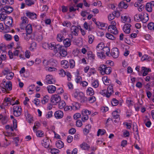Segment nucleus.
<instances>
[{
    "instance_id": "1",
    "label": "nucleus",
    "mask_w": 154,
    "mask_h": 154,
    "mask_svg": "<svg viewBox=\"0 0 154 154\" xmlns=\"http://www.w3.org/2000/svg\"><path fill=\"white\" fill-rule=\"evenodd\" d=\"M0 86L4 90L3 91H11L12 89V84L11 82L10 81H8L6 82V80L5 79L3 80L2 83L0 85Z\"/></svg>"
},
{
    "instance_id": "2",
    "label": "nucleus",
    "mask_w": 154,
    "mask_h": 154,
    "mask_svg": "<svg viewBox=\"0 0 154 154\" xmlns=\"http://www.w3.org/2000/svg\"><path fill=\"white\" fill-rule=\"evenodd\" d=\"M75 97H77V99L81 103H85L87 102L88 99L86 97L84 94L82 92H79L77 95L76 97L75 96Z\"/></svg>"
},
{
    "instance_id": "3",
    "label": "nucleus",
    "mask_w": 154,
    "mask_h": 154,
    "mask_svg": "<svg viewBox=\"0 0 154 154\" xmlns=\"http://www.w3.org/2000/svg\"><path fill=\"white\" fill-rule=\"evenodd\" d=\"M14 114L15 116L18 117L21 114V109L20 106H14L13 107Z\"/></svg>"
},
{
    "instance_id": "4",
    "label": "nucleus",
    "mask_w": 154,
    "mask_h": 154,
    "mask_svg": "<svg viewBox=\"0 0 154 154\" xmlns=\"http://www.w3.org/2000/svg\"><path fill=\"white\" fill-rule=\"evenodd\" d=\"M61 100L60 97L58 94L53 95L51 99V101L53 103H57Z\"/></svg>"
},
{
    "instance_id": "5",
    "label": "nucleus",
    "mask_w": 154,
    "mask_h": 154,
    "mask_svg": "<svg viewBox=\"0 0 154 154\" xmlns=\"http://www.w3.org/2000/svg\"><path fill=\"white\" fill-rule=\"evenodd\" d=\"M45 82L47 84H51L55 83V81L51 75H48L46 76Z\"/></svg>"
},
{
    "instance_id": "6",
    "label": "nucleus",
    "mask_w": 154,
    "mask_h": 154,
    "mask_svg": "<svg viewBox=\"0 0 154 154\" xmlns=\"http://www.w3.org/2000/svg\"><path fill=\"white\" fill-rule=\"evenodd\" d=\"M111 55L114 58H117L119 55V52L117 48H113L111 50Z\"/></svg>"
},
{
    "instance_id": "7",
    "label": "nucleus",
    "mask_w": 154,
    "mask_h": 154,
    "mask_svg": "<svg viewBox=\"0 0 154 154\" xmlns=\"http://www.w3.org/2000/svg\"><path fill=\"white\" fill-rule=\"evenodd\" d=\"M108 30L111 33L114 35H116L118 33V31L115 26L113 25L109 26Z\"/></svg>"
},
{
    "instance_id": "8",
    "label": "nucleus",
    "mask_w": 154,
    "mask_h": 154,
    "mask_svg": "<svg viewBox=\"0 0 154 154\" xmlns=\"http://www.w3.org/2000/svg\"><path fill=\"white\" fill-rule=\"evenodd\" d=\"M26 15L27 17L31 19H35L37 18L36 14L33 12L27 11L26 13Z\"/></svg>"
},
{
    "instance_id": "9",
    "label": "nucleus",
    "mask_w": 154,
    "mask_h": 154,
    "mask_svg": "<svg viewBox=\"0 0 154 154\" xmlns=\"http://www.w3.org/2000/svg\"><path fill=\"white\" fill-rule=\"evenodd\" d=\"M59 54L60 55V56L59 57L60 58H61V57H65L67 55V53L66 51L64 49V47L63 46L61 47L60 49Z\"/></svg>"
},
{
    "instance_id": "10",
    "label": "nucleus",
    "mask_w": 154,
    "mask_h": 154,
    "mask_svg": "<svg viewBox=\"0 0 154 154\" xmlns=\"http://www.w3.org/2000/svg\"><path fill=\"white\" fill-rule=\"evenodd\" d=\"M54 115L55 117L57 119H61L63 116V112L60 110L56 111Z\"/></svg>"
},
{
    "instance_id": "11",
    "label": "nucleus",
    "mask_w": 154,
    "mask_h": 154,
    "mask_svg": "<svg viewBox=\"0 0 154 154\" xmlns=\"http://www.w3.org/2000/svg\"><path fill=\"white\" fill-rule=\"evenodd\" d=\"M79 28L75 26H72L71 28V31L72 34L77 35L79 32Z\"/></svg>"
},
{
    "instance_id": "12",
    "label": "nucleus",
    "mask_w": 154,
    "mask_h": 154,
    "mask_svg": "<svg viewBox=\"0 0 154 154\" xmlns=\"http://www.w3.org/2000/svg\"><path fill=\"white\" fill-rule=\"evenodd\" d=\"M21 20H22V22L20 24V26L21 29H23V27L25 26L28 23V18L25 17H21Z\"/></svg>"
},
{
    "instance_id": "13",
    "label": "nucleus",
    "mask_w": 154,
    "mask_h": 154,
    "mask_svg": "<svg viewBox=\"0 0 154 154\" xmlns=\"http://www.w3.org/2000/svg\"><path fill=\"white\" fill-rule=\"evenodd\" d=\"M131 26V25L130 24H125L123 27L124 32L126 34L129 33L131 30L130 28Z\"/></svg>"
},
{
    "instance_id": "14",
    "label": "nucleus",
    "mask_w": 154,
    "mask_h": 154,
    "mask_svg": "<svg viewBox=\"0 0 154 154\" xmlns=\"http://www.w3.org/2000/svg\"><path fill=\"white\" fill-rule=\"evenodd\" d=\"M56 87L52 85H50L47 87V89L49 93L52 94L55 92L56 90Z\"/></svg>"
},
{
    "instance_id": "15",
    "label": "nucleus",
    "mask_w": 154,
    "mask_h": 154,
    "mask_svg": "<svg viewBox=\"0 0 154 154\" xmlns=\"http://www.w3.org/2000/svg\"><path fill=\"white\" fill-rule=\"evenodd\" d=\"M3 10L5 11V13L8 14H9L11 13L13 11V8L11 7L6 5L3 8Z\"/></svg>"
},
{
    "instance_id": "16",
    "label": "nucleus",
    "mask_w": 154,
    "mask_h": 154,
    "mask_svg": "<svg viewBox=\"0 0 154 154\" xmlns=\"http://www.w3.org/2000/svg\"><path fill=\"white\" fill-rule=\"evenodd\" d=\"M42 143L43 146L46 148H48L50 145L49 140L47 138L43 139Z\"/></svg>"
},
{
    "instance_id": "17",
    "label": "nucleus",
    "mask_w": 154,
    "mask_h": 154,
    "mask_svg": "<svg viewBox=\"0 0 154 154\" xmlns=\"http://www.w3.org/2000/svg\"><path fill=\"white\" fill-rule=\"evenodd\" d=\"M63 43L65 47L67 48L70 46L71 45L70 39L69 38H66L64 40Z\"/></svg>"
},
{
    "instance_id": "18",
    "label": "nucleus",
    "mask_w": 154,
    "mask_h": 154,
    "mask_svg": "<svg viewBox=\"0 0 154 154\" xmlns=\"http://www.w3.org/2000/svg\"><path fill=\"white\" fill-rule=\"evenodd\" d=\"M107 91L108 93L107 95V97H109L113 92L112 86L111 85H109L108 87L107 90Z\"/></svg>"
},
{
    "instance_id": "19",
    "label": "nucleus",
    "mask_w": 154,
    "mask_h": 154,
    "mask_svg": "<svg viewBox=\"0 0 154 154\" xmlns=\"http://www.w3.org/2000/svg\"><path fill=\"white\" fill-rule=\"evenodd\" d=\"M149 20V17L148 14H144L142 15L141 21L144 23L146 22Z\"/></svg>"
},
{
    "instance_id": "20",
    "label": "nucleus",
    "mask_w": 154,
    "mask_h": 154,
    "mask_svg": "<svg viewBox=\"0 0 154 154\" xmlns=\"http://www.w3.org/2000/svg\"><path fill=\"white\" fill-rule=\"evenodd\" d=\"M120 110H117L114 111L112 113V116L114 119H117L119 117V113L120 112Z\"/></svg>"
},
{
    "instance_id": "21",
    "label": "nucleus",
    "mask_w": 154,
    "mask_h": 154,
    "mask_svg": "<svg viewBox=\"0 0 154 154\" xmlns=\"http://www.w3.org/2000/svg\"><path fill=\"white\" fill-rule=\"evenodd\" d=\"M119 6L120 8H123L125 9L127 8L128 6V5L123 1L120 2L119 5Z\"/></svg>"
},
{
    "instance_id": "22",
    "label": "nucleus",
    "mask_w": 154,
    "mask_h": 154,
    "mask_svg": "<svg viewBox=\"0 0 154 154\" xmlns=\"http://www.w3.org/2000/svg\"><path fill=\"white\" fill-rule=\"evenodd\" d=\"M142 71H143V76H145L146 75L148 72L151 71V69L149 68H147L145 67H142Z\"/></svg>"
},
{
    "instance_id": "23",
    "label": "nucleus",
    "mask_w": 154,
    "mask_h": 154,
    "mask_svg": "<svg viewBox=\"0 0 154 154\" xmlns=\"http://www.w3.org/2000/svg\"><path fill=\"white\" fill-rule=\"evenodd\" d=\"M86 93L88 95L91 96L94 94V91L93 88L91 87H89L86 90Z\"/></svg>"
},
{
    "instance_id": "24",
    "label": "nucleus",
    "mask_w": 154,
    "mask_h": 154,
    "mask_svg": "<svg viewBox=\"0 0 154 154\" xmlns=\"http://www.w3.org/2000/svg\"><path fill=\"white\" fill-rule=\"evenodd\" d=\"M104 47V44L103 42L99 43L96 47V49L98 51H100L103 50Z\"/></svg>"
},
{
    "instance_id": "25",
    "label": "nucleus",
    "mask_w": 154,
    "mask_h": 154,
    "mask_svg": "<svg viewBox=\"0 0 154 154\" xmlns=\"http://www.w3.org/2000/svg\"><path fill=\"white\" fill-rule=\"evenodd\" d=\"M58 105L59 108L60 109H64L66 105L65 101L63 100L60 101Z\"/></svg>"
},
{
    "instance_id": "26",
    "label": "nucleus",
    "mask_w": 154,
    "mask_h": 154,
    "mask_svg": "<svg viewBox=\"0 0 154 154\" xmlns=\"http://www.w3.org/2000/svg\"><path fill=\"white\" fill-rule=\"evenodd\" d=\"M26 33H31L32 32V27L31 24H28L26 27Z\"/></svg>"
},
{
    "instance_id": "27",
    "label": "nucleus",
    "mask_w": 154,
    "mask_h": 154,
    "mask_svg": "<svg viewBox=\"0 0 154 154\" xmlns=\"http://www.w3.org/2000/svg\"><path fill=\"white\" fill-rule=\"evenodd\" d=\"M121 17L123 22L125 23L126 21L130 22L131 21L130 18L126 16L122 15Z\"/></svg>"
},
{
    "instance_id": "28",
    "label": "nucleus",
    "mask_w": 154,
    "mask_h": 154,
    "mask_svg": "<svg viewBox=\"0 0 154 154\" xmlns=\"http://www.w3.org/2000/svg\"><path fill=\"white\" fill-rule=\"evenodd\" d=\"M102 80L104 82V84L106 85H108L111 82L109 79H108V78L106 76H105L103 77Z\"/></svg>"
},
{
    "instance_id": "29",
    "label": "nucleus",
    "mask_w": 154,
    "mask_h": 154,
    "mask_svg": "<svg viewBox=\"0 0 154 154\" xmlns=\"http://www.w3.org/2000/svg\"><path fill=\"white\" fill-rule=\"evenodd\" d=\"M56 147L59 149L62 148L64 146L63 143L60 140H59L56 142Z\"/></svg>"
},
{
    "instance_id": "30",
    "label": "nucleus",
    "mask_w": 154,
    "mask_h": 154,
    "mask_svg": "<svg viewBox=\"0 0 154 154\" xmlns=\"http://www.w3.org/2000/svg\"><path fill=\"white\" fill-rule=\"evenodd\" d=\"M6 24L9 25L11 26L13 23V19L11 17H9L6 20Z\"/></svg>"
},
{
    "instance_id": "31",
    "label": "nucleus",
    "mask_w": 154,
    "mask_h": 154,
    "mask_svg": "<svg viewBox=\"0 0 154 154\" xmlns=\"http://www.w3.org/2000/svg\"><path fill=\"white\" fill-rule=\"evenodd\" d=\"M61 64L63 65V67L65 68H67L69 66L68 62L67 60H62L61 61Z\"/></svg>"
},
{
    "instance_id": "32",
    "label": "nucleus",
    "mask_w": 154,
    "mask_h": 154,
    "mask_svg": "<svg viewBox=\"0 0 154 154\" xmlns=\"http://www.w3.org/2000/svg\"><path fill=\"white\" fill-rule=\"evenodd\" d=\"M103 50L104 53V54L106 53V54L107 56H109V54L110 53V49L108 47H104L103 49Z\"/></svg>"
},
{
    "instance_id": "33",
    "label": "nucleus",
    "mask_w": 154,
    "mask_h": 154,
    "mask_svg": "<svg viewBox=\"0 0 154 154\" xmlns=\"http://www.w3.org/2000/svg\"><path fill=\"white\" fill-rule=\"evenodd\" d=\"M34 4V0H25V4L29 6H31Z\"/></svg>"
},
{
    "instance_id": "34",
    "label": "nucleus",
    "mask_w": 154,
    "mask_h": 154,
    "mask_svg": "<svg viewBox=\"0 0 154 154\" xmlns=\"http://www.w3.org/2000/svg\"><path fill=\"white\" fill-rule=\"evenodd\" d=\"M142 17V14H136L134 16V19L135 20L137 21H139L141 20Z\"/></svg>"
},
{
    "instance_id": "35",
    "label": "nucleus",
    "mask_w": 154,
    "mask_h": 154,
    "mask_svg": "<svg viewBox=\"0 0 154 154\" xmlns=\"http://www.w3.org/2000/svg\"><path fill=\"white\" fill-rule=\"evenodd\" d=\"M64 38L63 35L61 34H57V40L59 42H62Z\"/></svg>"
},
{
    "instance_id": "36",
    "label": "nucleus",
    "mask_w": 154,
    "mask_h": 154,
    "mask_svg": "<svg viewBox=\"0 0 154 154\" xmlns=\"http://www.w3.org/2000/svg\"><path fill=\"white\" fill-rule=\"evenodd\" d=\"M31 33H23L24 39L27 41H29L31 37Z\"/></svg>"
},
{
    "instance_id": "37",
    "label": "nucleus",
    "mask_w": 154,
    "mask_h": 154,
    "mask_svg": "<svg viewBox=\"0 0 154 154\" xmlns=\"http://www.w3.org/2000/svg\"><path fill=\"white\" fill-rule=\"evenodd\" d=\"M145 8L146 11L148 12H150L152 11V9L149 3H147L146 4Z\"/></svg>"
},
{
    "instance_id": "38",
    "label": "nucleus",
    "mask_w": 154,
    "mask_h": 154,
    "mask_svg": "<svg viewBox=\"0 0 154 154\" xmlns=\"http://www.w3.org/2000/svg\"><path fill=\"white\" fill-rule=\"evenodd\" d=\"M111 71V68L110 67H107L106 66L104 73L106 74L109 75L110 74Z\"/></svg>"
},
{
    "instance_id": "39",
    "label": "nucleus",
    "mask_w": 154,
    "mask_h": 154,
    "mask_svg": "<svg viewBox=\"0 0 154 154\" xmlns=\"http://www.w3.org/2000/svg\"><path fill=\"white\" fill-rule=\"evenodd\" d=\"M97 55L98 57L102 59H104L105 58V55L102 51L97 52Z\"/></svg>"
},
{
    "instance_id": "40",
    "label": "nucleus",
    "mask_w": 154,
    "mask_h": 154,
    "mask_svg": "<svg viewBox=\"0 0 154 154\" xmlns=\"http://www.w3.org/2000/svg\"><path fill=\"white\" fill-rule=\"evenodd\" d=\"M106 132V131L104 129H98L97 135V136H99L100 135H104Z\"/></svg>"
},
{
    "instance_id": "41",
    "label": "nucleus",
    "mask_w": 154,
    "mask_h": 154,
    "mask_svg": "<svg viewBox=\"0 0 154 154\" xmlns=\"http://www.w3.org/2000/svg\"><path fill=\"white\" fill-rule=\"evenodd\" d=\"M7 15L5 13V12L3 11L0 14V20H3L6 19Z\"/></svg>"
},
{
    "instance_id": "42",
    "label": "nucleus",
    "mask_w": 154,
    "mask_h": 154,
    "mask_svg": "<svg viewBox=\"0 0 154 154\" xmlns=\"http://www.w3.org/2000/svg\"><path fill=\"white\" fill-rule=\"evenodd\" d=\"M14 75V73L12 72H9L7 74L6 77V78L7 79L11 80L13 77Z\"/></svg>"
},
{
    "instance_id": "43",
    "label": "nucleus",
    "mask_w": 154,
    "mask_h": 154,
    "mask_svg": "<svg viewBox=\"0 0 154 154\" xmlns=\"http://www.w3.org/2000/svg\"><path fill=\"white\" fill-rule=\"evenodd\" d=\"M144 122L146 127H149L151 124V123L149 119L147 118L144 120Z\"/></svg>"
},
{
    "instance_id": "44",
    "label": "nucleus",
    "mask_w": 154,
    "mask_h": 154,
    "mask_svg": "<svg viewBox=\"0 0 154 154\" xmlns=\"http://www.w3.org/2000/svg\"><path fill=\"white\" fill-rule=\"evenodd\" d=\"M49 99V97L48 96H45L42 100H41L42 102V104H45V103L48 102Z\"/></svg>"
},
{
    "instance_id": "45",
    "label": "nucleus",
    "mask_w": 154,
    "mask_h": 154,
    "mask_svg": "<svg viewBox=\"0 0 154 154\" xmlns=\"http://www.w3.org/2000/svg\"><path fill=\"white\" fill-rule=\"evenodd\" d=\"M91 85L93 87L97 88L99 86V82L97 80H94L92 82Z\"/></svg>"
},
{
    "instance_id": "46",
    "label": "nucleus",
    "mask_w": 154,
    "mask_h": 154,
    "mask_svg": "<svg viewBox=\"0 0 154 154\" xmlns=\"http://www.w3.org/2000/svg\"><path fill=\"white\" fill-rule=\"evenodd\" d=\"M62 47L63 46H61L59 45H55L54 46V51L56 53L57 52L59 51H60L61 47Z\"/></svg>"
},
{
    "instance_id": "47",
    "label": "nucleus",
    "mask_w": 154,
    "mask_h": 154,
    "mask_svg": "<svg viewBox=\"0 0 154 154\" xmlns=\"http://www.w3.org/2000/svg\"><path fill=\"white\" fill-rule=\"evenodd\" d=\"M69 66L70 68H73L75 66V62L73 60H70L69 61Z\"/></svg>"
},
{
    "instance_id": "48",
    "label": "nucleus",
    "mask_w": 154,
    "mask_h": 154,
    "mask_svg": "<svg viewBox=\"0 0 154 154\" xmlns=\"http://www.w3.org/2000/svg\"><path fill=\"white\" fill-rule=\"evenodd\" d=\"M80 147L82 148L85 150L88 149L89 147L88 145L85 143H83L82 144H81L80 145Z\"/></svg>"
},
{
    "instance_id": "49",
    "label": "nucleus",
    "mask_w": 154,
    "mask_h": 154,
    "mask_svg": "<svg viewBox=\"0 0 154 154\" xmlns=\"http://www.w3.org/2000/svg\"><path fill=\"white\" fill-rule=\"evenodd\" d=\"M106 66L105 65H101L99 67V70H100L101 72H103L104 73Z\"/></svg>"
},
{
    "instance_id": "50",
    "label": "nucleus",
    "mask_w": 154,
    "mask_h": 154,
    "mask_svg": "<svg viewBox=\"0 0 154 154\" xmlns=\"http://www.w3.org/2000/svg\"><path fill=\"white\" fill-rule=\"evenodd\" d=\"M91 111H89L88 109L85 110L84 111L83 110L82 111V115H86L88 116L91 113Z\"/></svg>"
},
{
    "instance_id": "51",
    "label": "nucleus",
    "mask_w": 154,
    "mask_h": 154,
    "mask_svg": "<svg viewBox=\"0 0 154 154\" xmlns=\"http://www.w3.org/2000/svg\"><path fill=\"white\" fill-rule=\"evenodd\" d=\"M148 29L151 30H153L154 29V23L153 22H150L149 23L148 25Z\"/></svg>"
},
{
    "instance_id": "52",
    "label": "nucleus",
    "mask_w": 154,
    "mask_h": 154,
    "mask_svg": "<svg viewBox=\"0 0 154 154\" xmlns=\"http://www.w3.org/2000/svg\"><path fill=\"white\" fill-rule=\"evenodd\" d=\"M106 36L107 38L111 40H114L115 38V37L110 33H106Z\"/></svg>"
},
{
    "instance_id": "53",
    "label": "nucleus",
    "mask_w": 154,
    "mask_h": 154,
    "mask_svg": "<svg viewBox=\"0 0 154 154\" xmlns=\"http://www.w3.org/2000/svg\"><path fill=\"white\" fill-rule=\"evenodd\" d=\"M88 42L91 44L92 43L94 39V36L92 35H90L88 36Z\"/></svg>"
},
{
    "instance_id": "54",
    "label": "nucleus",
    "mask_w": 154,
    "mask_h": 154,
    "mask_svg": "<svg viewBox=\"0 0 154 154\" xmlns=\"http://www.w3.org/2000/svg\"><path fill=\"white\" fill-rule=\"evenodd\" d=\"M118 103V101L115 98H113L111 101V104L113 106L117 105Z\"/></svg>"
},
{
    "instance_id": "55",
    "label": "nucleus",
    "mask_w": 154,
    "mask_h": 154,
    "mask_svg": "<svg viewBox=\"0 0 154 154\" xmlns=\"http://www.w3.org/2000/svg\"><path fill=\"white\" fill-rule=\"evenodd\" d=\"M63 25L64 26L68 27L71 26V23L68 21H64L63 23Z\"/></svg>"
},
{
    "instance_id": "56",
    "label": "nucleus",
    "mask_w": 154,
    "mask_h": 154,
    "mask_svg": "<svg viewBox=\"0 0 154 154\" xmlns=\"http://www.w3.org/2000/svg\"><path fill=\"white\" fill-rule=\"evenodd\" d=\"M66 72L62 69H61L59 70V74L61 75V77H64L66 75Z\"/></svg>"
},
{
    "instance_id": "57",
    "label": "nucleus",
    "mask_w": 154,
    "mask_h": 154,
    "mask_svg": "<svg viewBox=\"0 0 154 154\" xmlns=\"http://www.w3.org/2000/svg\"><path fill=\"white\" fill-rule=\"evenodd\" d=\"M96 100L95 97L94 96L90 97L88 100L91 103H93Z\"/></svg>"
},
{
    "instance_id": "58",
    "label": "nucleus",
    "mask_w": 154,
    "mask_h": 154,
    "mask_svg": "<svg viewBox=\"0 0 154 154\" xmlns=\"http://www.w3.org/2000/svg\"><path fill=\"white\" fill-rule=\"evenodd\" d=\"M45 69L46 70L50 72L54 71L57 70V69L56 68L51 67H46Z\"/></svg>"
},
{
    "instance_id": "59",
    "label": "nucleus",
    "mask_w": 154,
    "mask_h": 154,
    "mask_svg": "<svg viewBox=\"0 0 154 154\" xmlns=\"http://www.w3.org/2000/svg\"><path fill=\"white\" fill-rule=\"evenodd\" d=\"M84 27L86 30H89V31H90L91 30L90 25H88V23L86 22H85L84 23Z\"/></svg>"
},
{
    "instance_id": "60",
    "label": "nucleus",
    "mask_w": 154,
    "mask_h": 154,
    "mask_svg": "<svg viewBox=\"0 0 154 154\" xmlns=\"http://www.w3.org/2000/svg\"><path fill=\"white\" fill-rule=\"evenodd\" d=\"M59 152V149H51V152L52 154H57Z\"/></svg>"
},
{
    "instance_id": "61",
    "label": "nucleus",
    "mask_w": 154,
    "mask_h": 154,
    "mask_svg": "<svg viewBox=\"0 0 154 154\" xmlns=\"http://www.w3.org/2000/svg\"><path fill=\"white\" fill-rule=\"evenodd\" d=\"M100 94L103 96H106L107 97V94H108V92L106 90H104L100 91Z\"/></svg>"
},
{
    "instance_id": "62",
    "label": "nucleus",
    "mask_w": 154,
    "mask_h": 154,
    "mask_svg": "<svg viewBox=\"0 0 154 154\" xmlns=\"http://www.w3.org/2000/svg\"><path fill=\"white\" fill-rule=\"evenodd\" d=\"M72 109V106H65L64 108V110L66 111H71Z\"/></svg>"
},
{
    "instance_id": "63",
    "label": "nucleus",
    "mask_w": 154,
    "mask_h": 154,
    "mask_svg": "<svg viewBox=\"0 0 154 154\" xmlns=\"http://www.w3.org/2000/svg\"><path fill=\"white\" fill-rule=\"evenodd\" d=\"M36 46V44L35 42H33L32 43L31 45V46L30 47V49L31 50H33L35 48Z\"/></svg>"
},
{
    "instance_id": "64",
    "label": "nucleus",
    "mask_w": 154,
    "mask_h": 154,
    "mask_svg": "<svg viewBox=\"0 0 154 154\" xmlns=\"http://www.w3.org/2000/svg\"><path fill=\"white\" fill-rule=\"evenodd\" d=\"M95 23L97 26H98V27L100 28H101L102 27H104L105 26V24L101 23Z\"/></svg>"
}]
</instances>
